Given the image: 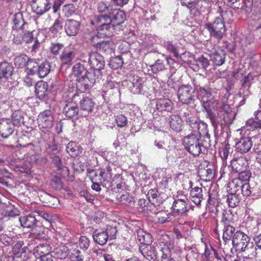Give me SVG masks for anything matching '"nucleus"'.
I'll use <instances>...</instances> for the list:
<instances>
[{
  "instance_id": "nucleus-1",
  "label": "nucleus",
  "mask_w": 261,
  "mask_h": 261,
  "mask_svg": "<svg viewBox=\"0 0 261 261\" xmlns=\"http://www.w3.org/2000/svg\"><path fill=\"white\" fill-rule=\"evenodd\" d=\"M183 144L185 149L194 156L198 155L205 149L200 135L191 134L186 136L183 140Z\"/></svg>"
},
{
  "instance_id": "nucleus-2",
  "label": "nucleus",
  "mask_w": 261,
  "mask_h": 261,
  "mask_svg": "<svg viewBox=\"0 0 261 261\" xmlns=\"http://www.w3.org/2000/svg\"><path fill=\"white\" fill-rule=\"evenodd\" d=\"M91 23L96 25L98 34L105 36H111L113 34L114 24L111 21L109 14L95 16Z\"/></svg>"
},
{
  "instance_id": "nucleus-3",
  "label": "nucleus",
  "mask_w": 261,
  "mask_h": 261,
  "mask_svg": "<svg viewBox=\"0 0 261 261\" xmlns=\"http://www.w3.org/2000/svg\"><path fill=\"white\" fill-rule=\"evenodd\" d=\"M208 81L207 79L199 75L193 80L194 89L196 90L201 98V102L212 97L214 91L208 85Z\"/></svg>"
},
{
  "instance_id": "nucleus-4",
  "label": "nucleus",
  "mask_w": 261,
  "mask_h": 261,
  "mask_svg": "<svg viewBox=\"0 0 261 261\" xmlns=\"http://www.w3.org/2000/svg\"><path fill=\"white\" fill-rule=\"evenodd\" d=\"M201 102L203 108L202 111L206 113V117L210 119L212 125L216 127L218 124V121L216 115L213 111V110L216 111H218L219 106L220 105L219 101L213 96L212 97L203 100Z\"/></svg>"
},
{
  "instance_id": "nucleus-5",
  "label": "nucleus",
  "mask_w": 261,
  "mask_h": 261,
  "mask_svg": "<svg viewBox=\"0 0 261 261\" xmlns=\"http://www.w3.org/2000/svg\"><path fill=\"white\" fill-rule=\"evenodd\" d=\"M163 244H170V243L162 242L159 244V245L156 246L150 245L149 244L143 245L140 247V250L142 255L147 259L149 260H157L158 261H161L162 253L161 248Z\"/></svg>"
},
{
  "instance_id": "nucleus-6",
  "label": "nucleus",
  "mask_w": 261,
  "mask_h": 261,
  "mask_svg": "<svg viewBox=\"0 0 261 261\" xmlns=\"http://www.w3.org/2000/svg\"><path fill=\"white\" fill-rule=\"evenodd\" d=\"M177 96L180 102L189 106L194 104L196 100L194 90L189 85L181 86L178 89Z\"/></svg>"
},
{
  "instance_id": "nucleus-7",
  "label": "nucleus",
  "mask_w": 261,
  "mask_h": 261,
  "mask_svg": "<svg viewBox=\"0 0 261 261\" xmlns=\"http://www.w3.org/2000/svg\"><path fill=\"white\" fill-rule=\"evenodd\" d=\"M29 72L32 74H37L39 77H45L49 72L50 65L48 62L45 61L39 64L34 61H31L28 64Z\"/></svg>"
},
{
  "instance_id": "nucleus-8",
  "label": "nucleus",
  "mask_w": 261,
  "mask_h": 261,
  "mask_svg": "<svg viewBox=\"0 0 261 261\" xmlns=\"http://www.w3.org/2000/svg\"><path fill=\"white\" fill-rule=\"evenodd\" d=\"M72 100L74 102L79 101L80 108L82 110L86 113L85 115L92 112L95 106V102L89 97L84 96L82 93H75L72 96Z\"/></svg>"
},
{
  "instance_id": "nucleus-9",
  "label": "nucleus",
  "mask_w": 261,
  "mask_h": 261,
  "mask_svg": "<svg viewBox=\"0 0 261 261\" xmlns=\"http://www.w3.org/2000/svg\"><path fill=\"white\" fill-rule=\"evenodd\" d=\"M206 28L210 32L211 35L214 36L218 39L222 38L226 31L224 22L220 17L216 18L212 23L207 24Z\"/></svg>"
},
{
  "instance_id": "nucleus-10",
  "label": "nucleus",
  "mask_w": 261,
  "mask_h": 261,
  "mask_svg": "<svg viewBox=\"0 0 261 261\" xmlns=\"http://www.w3.org/2000/svg\"><path fill=\"white\" fill-rule=\"evenodd\" d=\"M53 113L50 110H45L40 113L38 116V123L40 128L44 129L42 132L48 131L50 129L54 123Z\"/></svg>"
},
{
  "instance_id": "nucleus-11",
  "label": "nucleus",
  "mask_w": 261,
  "mask_h": 261,
  "mask_svg": "<svg viewBox=\"0 0 261 261\" xmlns=\"http://www.w3.org/2000/svg\"><path fill=\"white\" fill-rule=\"evenodd\" d=\"M250 238L244 232L238 231L233 235L232 244L236 251L240 252L250 243Z\"/></svg>"
},
{
  "instance_id": "nucleus-12",
  "label": "nucleus",
  "mask_w": 261,
  "mask_h": 261,
  "mask_svg": "<svg viewBox=\"0 0 261 261\" xmlns=\"http://www.w3.org/2000/svg\"><path fill=\"white\" fill-rule=\"evenodd\" d=\"M88 61L91 67L98 72L103 68L105 64L103 57L99 54L95 52L90 54Z\"/></svg>"
},
{
  "instance_id": "nucleus-13",
  "label": "nucleus",
  "mask_w": 261,
  "mask_h": 261,
  "mask_svg": "<svg viewBox=\"0 0 261 261\" xmlns=\"http://www.w3.org/2000/svg\"><path fill=\"white\" fill-rule=\"evenodd\" d=\"M233 217L234 216L231 210H224L222 212V218L220 223L217 221L216 227L214 229V231L218 234L220 226L233 225Z\"/></svg>"
},
{
  "instance_id": "nucleus-14",
  "label": "nucleus",
  "mask_w": 261,
  "mask_h": 261,
  "mask_svg": "<svg viewBox=\"0 0 261 261\" xmlns=\"http://www.w3.org/2000/svg\"><path fill=\"white\" fill-rule=\"evenodd\" d=\"M76 55V51L75 49L70 47L65 48L60 56V60L61 65L62 66L71 65Z\"/></svg>"
},
{
  "instance_id": "nucleus-15",
  "label": "nucleus",
  "mask_w": 261,
  "mask_h": 261,
  "mask_svg": "<svg viewBox=\"0 0 261 261\" xmlns=\"http://www.w3.org/2000/svg\"><path fill=\"white\" fill-rule=\"evenodd\" d=\"M32 2V9L38 15H42L51 8L49 0H33Z\"/></svg>"
},
{
  "instance_id": "nucleus-16",
  "label": "nucleus",
  "mask_w": 261,
  "mask_h": 261,
  "mask_svg": "<svg viewBox=\"0 0 261 261\" xmlns=\"http://www.w3.org/2000/svg\"><path fill=\"white\" fill-rule=\"evenodd\" d=\"M109 15L111 21L114 24V28L115 25H119L123 23L126 19V15L124 11L120 9L113 8L109 12Z\"/></svg>"
},
{
  "instance_id": "nucleus-17",
  "label": "nucleus",
  "mask_w": 261,
  "mask_h": 261,
  "mask_svg": "<svg viewBox=\"0 0 261 261\" xmlns=\"http://www.w3.org/2000/svg\"><path fill=\"white\" fill-rule=\"evenodd\" d=\"M187 202L188 199L186 197L175 199L172 206L173 212L181 215L188 212Z\"/></svg>"
},
{
  "instance_id": "nucleus-18",
  "label": "nucleus",
  "mask_w": 261,
  "mask_h": 261,
  "mask_svg": "<svg viewBox=\"0 0 261 261\" xmlns=\"http://www.w3.org/2000/svg\"><path fill=\"white\" fill-rule=\"evenodd\" d=\"M15 125L9 119L3 120L0 123V134L3 138H8L14 132Z\"/></svg>"
},
{
  "instance_id": "nucleus-19",
  "label": "nucleus",
  "mask_w": 261,
  "mask_h": 261,
  "mask_svg": "<svg viewBox=\"0 0 261 261\" xmlns=\"http://www.w3.org/2000/svg\"><path fill=\"white\" fill-rule=\"evenodd\" d=\"M253 141L250 137H242L236 144L238 152L244 153L248 152L252 146Z\"/></svg>"
},
{
  "instance_id": "nucleus-20",
  "label": "nucleus",
  "mask_w": 261,
  "mask_h": 261,
  "mask_svg": "<svg viewBox=\"0 0 261 261\" xmlns=\"http://www.w3.org/2000/svg\"><path fill=\"white\" fill-rule=\"evenodd\" d=\"M81 27V23L79 21L74 19H68L65 24V31L68 36H75L76 35Z\"/></svg>"
},
{
  "instance_id": "nucleus-21",
  "label": "nucleus",
  "mask_w": 261,
  "mask_h": 261,
  "mask_svg": "<svg viewBox=\"0 0 261 261\" xmlns=\"http://www.w3.org/2000/svg\"><path fill=\"white\" fill-rule=\"evenodd\" d=\"M19 222L21 226L24 228H33L32 231L33 233H36L37 228V220L35 216L32 215L25 216L19 218Z\"/></svg>"
},
{
  "instance_id": "nucleus-22",
  "label": "nucleus",
  "mask_w": 261,
  "mask_h": 261,
  "mask_svg": "<svg viewBox=\"0 0 261 261\" xmlns=\"http://www.w3.org/2000/svg\"><path fill=\"white\" fill-rule=\"evenodd\" d=\"M132 85L129 86V90L134 94L141 93L144 87V81L143 79L138 75L133 77L131 82Z\"/></svg>"
},
{
  "instance_id": "nucleus-23",
  "label": "nucleus",
  "mask_w": 261,
  "mask_h": 261,
  "mask_svg": "<svg viewBox=\"0 0 261 261\" xmlns=\"http://www.w3.org/2000/svg\"><path fill=\"white\" fill-rule=\"evenodd\" d=\"M14 67L12 65L6 61L0 63V79H8L13 74Z\"/></svg>"
},
{
  "instance_id": "nucleus-24",
  "label": "nucleus",
  "mask_w": 261,
  "mask_h": 261,
  "mask_svg": "<svg viewBox=\"0 0 261 261\" xmlns=\"http://www.w3.org/2000/svg\"><path fill=\"white\" fill-rule=\"evenodd\" d=\"M72 73L76 77L77 80L86 79L88 75L87 70L81 63H75L72 67Z\"/></svg>"
},
{
  "instance_id": "nucleus-25",
  "label": "nucleus",
  "mask_w": 261,
  "mask_h": 261,
  "mask_svg": "<svg viewBox=\"0 0 261 261\" xmlns=\"http://www.w3.org/2000/svg\"><path fill=\"white\" fill-rule=\"evenodd\" d=\"M217 112L218 116L220 117L222 116L223 114L222 113L223 112L224 114L223 116L224 122L225 123L229 122L230 120L229 117L232 115V110L229 105L225 103H220L218 111H217Z\"/></svg>"
},
{
  "instance_id": "nucleus-26",
  "label": "nucleus",
  "mask_w": 261,
  "mask_h": 261,
  "mask_svg": "<svg viewBox=\"0 0 261 261\" xmlns=\"http://www.w3.org/2000/svg\"><path fill=\"white\" fill-rule=\"evenodd\" d=\"M173 103L168 98H160L156 100V108L159 111L171 112L173 109Z\"/></svg>"
},
{
  "instance_id": "nucleus-27",
  "label": "nucleus",
  "mask_w": 261,
  "mask_h": 261,
  "mask_svg": "<svg viewBox=\"0 0 261 261\" xmlns=\"http://www.w3.org/2000/svg\"><path fill=\"white\" fill-rule=\"evenodd\" d=\"M47 83L40 81L35 84V92L37 96L40 99H43L48 94Z\"/></svg>"
},
{
  "instance_id": "nucleus-28",
  "label": "nucleus",
  "mask_w": 261,
  "mask_h": 261,
  "mask_svg": "<svg viewBox=\"0 0 261 261\" xmlns=\"http://www.w3.org/2000/svg\"><path fill=\"white\" fill-rule=\"evenodd\" d=\"M198 174L200 178L204 181H210L214 176V171L213 169L207 166L205 167H199Z\"/></svg>"
},
{
  "instance_id": "nucleus-29",
  "label": "nucleus",
  "mask_w": 261,
  "mask_h": 261,
  "mask_svg": "<svg viewBox=\"0 0 261 261\" xmlns=\"http://www.w3.org/2000/svg\"><path fill=\"white\" fill-rule=\"evenodd\" d=\"M246 164L247 160L243 157L234 159L230 162L231 168L235 172H241V171L245 169Z\"/></svg>"
},
{
  "instance_id": "nucleus-30",
  "label": "nucleus",
  "mask_w": 261,
  "mask_h": 261,
  "mask_svg": "<svg viewBox=\"0 0 261 261\" xmlns=\"http://www.w3.org/2000/svg\"><path fill=\"white\" fill-rule=\"evenodd\" d=\"M256 189L251 188L249 182L243 183L240 193L244 196H253L254 198L258 199L260 197V194L255 192Z\"/></svg>"
},
{
  "instance_id": "nucleus-31",
  "label": "nucleus",
  "mask_w": 261,
  "mask_h": 261,
  "mask_svg": "<svg viewBox=\"0 0 261 261\" xmlns=\"http://www.w3.org/2000/svg\"><path fill=\"white\" fill-rule=\"evenodd\" d=\"M63 111L67 117L71 118L77 115L79 108L76 102H68L64 107Z\"/></svg>"
},
{
  "instance_id": "nucleus-32",
  "label": "nucleus",
  "mask_w": 261,
  "mask_h": 261,
  "mask_svg": "<svg viewBox=\"0 0 261 261\" xmlns=\"http://www.w3.org/2000/svg\"><path fill=\"white\" fill-rule=\"evenodd\" d=\"M226 54L222 49L214 51L211 56V59L215 65L220 66L224 64Z\"/></svg>"
},
{
  "instance_id": "nucleus-33",
  "label": "nucleus",
  "mask_w": 261,
  "mask_h": 261,
  "mask_svg": "<svg viewBox=\"0 0 261 261\" xmlns=\"http://www.w3.org/2000/svg\"><path fill=\"white\" fill-rule=\"evenodd\" d=\"M92 237L94 242L101 246L106 244L108 240V236H107L106 232L103 230H95Z\"/></svg>"
},
{
  "instance_id": "nucleus-34",
  "label": "nucleus",
  "mask_w": 261,
  "mask_h": 261,
  "mask_svg": "<svg viewBox=\"0 0 261 261\" xmlns=\"http://www.w3.org/2000/svg\"><path fill=\"white\" fill-rule=\"evenodd\" d=\"M191 200L197 205L199 206L203 199L202 189L201 188L195 187L190 191Z\"/></svg>"
},
{
  "instance_id": "nucleus-35",
  "label": "nucleus",
  "mask_w": 261,
  "mask_h": 261,
  "mask_svg": "<svg viewBox=\"0 0 261 261\" xmlns=\"http://www.w3.org/2000/svg\"><path fill=\"white\" fill-rule=\"evenodd\" d=\"M219 229H222L223 231L222 239L225 242H227L232 238V234H234L236 230L235 227L233 225L220 226Z\"/></svg>"
},
{
  "instance_id": "nucleus-36",
  "label": "nucleus",
  "mask_w": 261,
  "mask_h": 261,
  "mask_svg": "<svg viewBox=\"0 0 261 261\" xmlns=\"http://www.w3.org/2000/svg\"><path fill=\"white\" fill-rule=\"evenodd\" d=\"M68 249L65 245H61L52 251L54 258L63 259L66 258L68 254Z\"/></svg>"
},
{
  "instance_id": "nucleus-37",
  "label": "nucleus",
  "mask_w": 261,
  "mask_h": 261,
  "mask_svg": "<svg viewBox=\"0 0 261 261\" xmlns=\"http://www.w3.org/2000/svg\"><path fill=\"white\" fill-rule=\"evenodd\" d=\"M137 239L143 245H146L152 242V237L150 233L139 229L137 231Z\"/></svg>"
},
{
  "instance_id": "nucleus-38",
  "label": "nucleus",
  "mask_w": 261,
  "mask_h": 261,
  "mask_svg": "<svg viewBox=\"0 0 261 261\" xmlns=\"http://www.w3.org/2000/svg\"><path fill=\"white\" fill-rule=\"evenodd\" d=\"M242 184V181H240L239 179L235 178L228 184L227 190L231 194L238 193L240 194Z\"/></svg>"
},
{
  "instance_id": "nucleus-39",
  "label": "nucleus",
  "mask_w": 261,
  "mask_h": 261,
  "mask_svg": "<svg viewBox=\"0 0 261 261\" xmlns=\"http://www.w3.org/2000/svg\"><path fill=\"white\" fill-rule=\"evenodd\" d=\"M162 246L161 253H162L161 261H176L172 258H171V250L172 246L171 244H163Z\"/></svg>"
},
{
  "instance_id": "nucleus-40",
  "label": "nucleus",
  "mask_w": 261,
  "mask_h": 261,
  "mask_svg": "<svg viewBox=\"0 0 261 261\" xmlns=\"http://www.w3.org/2000/svg\"><path fill=\"white\" fill-rule=\"evenodd\" d=\"M13 32L14 33L15 30H22L24 29V21L21 13L15 14L14 16L13 19Z\"/></svg>"
},
{
  "instance_id": "nucleus-41",
  "label": "nucleus",
  "mask_w": 261,
  "mask_h": 261,
  "mask_svg": "<svg viewBox=\"0 0 261 261\" xmlns=\"http://www.w3.org/2000/svg\"><path fill=\"white\" fill-rule=\"evenodd\" d=\"M255 112V119H250L247 121V124L253 128H261V107Z\"/></svg>"
},
{
  "instance_id": "nucleus-42",
  "label": "nucleus",
  "mask_w": 261,
  "mask_h": 261,
  "mask_svg": "<svg viewBox=\"0 0 261 261\" xmlns=\"http://www.w3.org/2000/svg\"><path fill=\"white\" fill-rule=\"evenodd\" d=\"M157 222L160 224H164L172 220V217L170 214H168L165 211H160L154 212Z\"/></svg>"
},
{
  "instance_id": "nucleus-43",
  "label": "nucleus",
  "mask_w": 261,
  "mask_h": 261,
  "mask_svg": "<svg viewBox=\"0 0 261 261\" xmlns=\"http://www.w3.org/2000/svg\"><path fill=\"white\" fill-rule=\"evenodd\" d=\"M66 150L71 156H76L82 152L80 146L74 142H70L67 144Z\"/></svg>"
},
{
  "instance_id": "nucleus-44",
  "label": "nucleus",
  "mask_w": 261,
  "mask_h": 261,
  "mask_svg": "<svg viewBox=\"0 0 261 261\" xmlns=\"http://www.w3.org/2000/svg\"><path fill=\"white\" fill-rule=\"evenodd\" d=\"M31 61H34L33 59H29V57L25 54H21L17 56L14 59V64L18 68H22L26 66L28 69V64Z\"/></svg>"
},
{
  "instance_id": "nucleus-45",
  "label": "nucleus",
  "mask_w": 261,
  "mask_h": 261,
  "mask_svg": "<svg viewBox=\"0 0 261 261\" xmlns=\"http://www.w3.org/2000/svg\"><path fill=\"white\" fill-rule=\"evenodd\" d=\"M49 253H50V247L47 244H40L34 249V255L36 257L39 258V256H44Z\"/></svg>"
},
{
  "instance_id": "nucleus-46",
  "label": "nucleus",
  "mask_w": 261,
  "mask_h": 261,
  "mask_svg": "<svg viewBox=\"0 0 261 261\" xmlns=\"http://www.w3.org/2000/svg\"><path fill=\"white\" fill-rule=\"evenodd\" d=\"M113 8V5L108 2L100 1L97 4V10L99 13L109 14Z\"/></svg>"
},
{
  "instance_id": "nucleus-47",
  "label": "nucleus",
  "mask_w": 261,
  "mask_h": 261,
  "mask_svg": "<svg viewBox=\"0 0 261 261\" xmlns=\"http://www.w3.org/2000/svg\"><path fill=\"white\" fill-rule=\"evenodd\" d=\"M90 74H91L90 73H88V75L87 77L86 78V79H82V80H77V87L79 88L80 90L82 92L81 93L82 94H83V92H84L88 89H89V82H90L91 83L95 82V80H94L93 79H89Z\"/></svg>"
},
{
  "instance_id": "nucleus-48",
  "label": "nucleus",
  "mask_w": 261,
  "mask_h": 261,
  "mask_svg": "<svg viewBox=\"0 0 261 261\" xmlns=\"http://www.w3.org/2000/svg\"><path fill=\"white\" fill-rule=\"evenodd\" d=\"M256 250V247L253 245V243L250 242L245 249L243 248L240 252H244L246 255V257L252 258L256 256L257 254Z\"/></svg>"
},
{
  "instance_id": "nucleus-49",
  "label": "nucleus",
  "mask_w": 261,
  "mask_h": 261,
  "mask_svg": "<svg viewBox=\"0 0 261 261\" xmlns=\"http://www.w3.org/2000/svg\"><path fill=\"white\" fill-rule=\"evenodd\" d=\"M170 126L173 130H180L182 121L180 117L177 115H172L169 118Z\"/></svg>"
},
{
  "instance_id": "nucleus-50",
  "label": "nucleus",
  "mask_w": 261,
  "mask_h": 261,
  "mask_svg": "<svg viewBox=\"0 0 261 261\" xmlns=\"http://www.w3.org/2000/svg\"><path fill=\"white\" fill-rule=\"evenodd\" d=\"M227 196V202L230 207H235L239 205L241 198L240 194L238 193H230Z\"/></svg>"
},
{
  "instance_id": "nucleus-51",
  "label": "nucleus",
  "mask_w": 261,
  "mask_h": 261,
  "mask_svg": "<svg viewBox=\"0 0 261 261\" xmlns=\"http://www.w3.org/2000/svg\"><path fill=\"white\" fill-rule=\"evenodd\" d=\"M151 70L154 74H156L160 71H163L166 69L165 62L161 59H158L152 65H150Z\"/></svg>"
},
{
  "instance_id": "nucleus-52",
  "label": "nucleus",
  "mask_w": 261,
  "mask_h": 261,
  "mask_svg": "<svg viewBox=\"0 0 261 261\" xmlns=\"http://www.w3.org/2000/svg\"><path fill=\"white\" fill-rule=\"evenodd\" d=\"M99 175L101 177V180L111 181L112 179V174L111 173L112 169L109 166L106 167V168H101L99 170Z\"/></svg>"
},
{
  "instance_id": "nucleus-53",
  "label": "nucleus",
  "mask_w": 261,
  "mask_h": 261,
  "mask_svg": "<svg viewBox=\"0 0 261 261\" xmlns=\"http://www.w3.org/2000/svg\"><path fill=\"white\" fill-rule=\"evenodd\" d=\"M98 47V49L101 50L107 54H109L112 51V50L114 47V44L113 42L110 40H102V42L100 43Z\"/></svg>"
},
{
  "instance_id": "nucleus-54",
  "label": "nucleus",
  "mask_w": 261,
  "mask_h": 261,
  "mask_svg": "<svg viewBox=\"0 0 261 261\" xmlns=\"http://www.w3.org/2000/svg\"><path fill=\"white\" fill-rule=\"evenodd\" d=\"M255 80V76L253 74L249 73L244 78L242 83V86L248 90L251 85L254 83Z\"/></svg>"
},
{
  "instance_id": "nucleus-55",
  "label": "nucleus",
  "mask_w": 261,
  "mask_h": 261,
  "mask_svg": "<svg viewBox=\"0 0 261 261\" xmlns=\"http://www.w3.org/2000/svg\"><path fill=\"white\" fill-rule=\"evenodd\" d=\"M238 177L236 178L239 179L243 183H247L251 177V172L249 170H243L241 172H239Z\"/></svg>"
},
{
  "instance_id": "nucleus-56",
  "label": "nucleus",
  "mask_w": 261,
  "mask_h": 261,
  "mask_svg": "<svg viewBox=\"0 0 261 261\" xmlns=\"http://www.w3.org/2000/svg\"><path fill=\"white\" fill-rule=\"evenodd\" d=\"M4 261H29L25 259V255H22L20 253H17L15 254H11L8 255L4 259Z\"/></svg>"
},
{
  "instance_id": "nucleus-57",
  "label": "nucleus",
  "mask_w": 261,
  "mask_h": 261,
  "mask_svg": "<svg viewBox=\"0 0 261 261\" xmlns=\"http://www.w3.org/2000/svg\"><path fill=\"white\" fill-rule=\"evenodd\" d=\"M19 34L21 36L22 40L27 43L32 42L35 40L33 32H32L21 30V32Z\"/></svg>"
},
{
  "instance_id": "nucleus-58",
  "label": "nucleus",
  "mask_w": 261,
  "mask_h": 261,
  "mask_svg": "<svg viewBox=\"0 0 261 261\" xmlns=\"http://www.w3.org/2000/svg\"><path fill=\"white\" fill-rule=\"evenodd\" d=\"M53 163L59 171L67 170V168L64 166L61 158L58 155H55L53 157Z\"/></svg>"
},
{
  "instance_id": "nucleus-59",
  "label": "nucleus",
  "mask_w": 261,
  "mask_h": 261,
  "mask_svg": "<svg viewBox=\"0 0 261 261\" xmlns=\"http://www.w3.org/2000/svg\"><path fill=\"white\" fill-rule=\"evenodd\" d=\"M23 120V117L21 112L20 111H15L12 114V122L14 125H20Z\"/></svg>"
},
{
  "instance_id": "nucleus-60",
  "label": "nucleus",
  "mask_w": 261,
  "mask_h": 261,
  "mask_svg": "<svg viewBox=\"0 0 261 261\" xmlns=\"http://www.w3.org/2000/svg\"><path fill=\"white\" fill-rule=\"evenodd\" d=\"M63 47L64 45L62 43L59 42H53L50 44L49 50L53 55H57Z\"/></svg>"
},
{
  "instance_id": "nucleus-61",
  "label": "nucleus",
  "mask_w": 261,
  "mask_h": 261,
  "mask_svg": "<svg viewBox=\"0 0 261 261\" xmlns=\"http://www.w3.org/2000/svg\"><path fill=\"white\" fill-rule=\"evenodd\" d=\"M90 239L86 236H82L79 241L80 248L84 250H86L90 245Z\"/></svg>"
},
{
  "instance_id": "nucleus-62",
  "label": "nucleus",
  "mask_w": 261,
  "mask_h": 261,
  "mask_svg": "<svg viewBox=\"0 0 261 261\" xmlns=\"http://www.w3.org/2000/svg\"><path fill=\"white\" fill-rule=\"evenodd\" d=\"M231 147L229 144H226L225 146L219 151L220 155L223 161L226 160L230 152Z\"/></svg>"
},
{
  "instance_id": "nucleus-63",
  "label": "nucleus",
  "mask_w": 261,
  "mask_h": 261,
  "mask_svg": "<svg viewBox=\"0 0 261 261\" xmlns=\"http://www.w3.org/2000/svg\"><path fill=\"white\" fill-rule=\"evenodd\" d=\"M115 121L118 127H123L127 124V119L123 115H119L116 116Z\"/></svg>"
},
{
  "instance_id": "nucleus-64",
  "label": "nucleus",
  "mask_w": 261,
  "mask_h": 261,
  "mask_svg": "<svg viewBox=\"0 0 261 261\" xmlns=\"http://www.w3.org/2000/svg\"><path fill=\"white\" fill-rule=\"evenodd\" d=\"M123 61L121 57H116L113 58L110 62V65L114 68H118L122 66Z\"/></svg>"
}]
</instances>
